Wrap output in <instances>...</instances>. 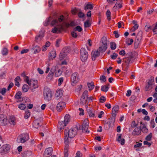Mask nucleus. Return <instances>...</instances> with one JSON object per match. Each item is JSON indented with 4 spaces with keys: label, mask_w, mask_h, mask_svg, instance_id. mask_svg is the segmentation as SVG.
Segmentation results:
<instances>
[{
    "label": "nucleus",
    "mask_w": 157,
    "mask_h": 157,
    "mask_svg": "<svg viewBox=\"0 0 157 157\" xmlns=\"http://www.w3.org/2000/svg\"><path fill=\"white\" fill-rule=\"evenodd\" d=\"M21 75L22 77H23L24 81L26 82L29 79V77L25 75V74L24 72L21 74Z\"/></svg>",
    "instance_id": "obj_40"
},
{
    "label": "nucleus",
    "mask_w": 157,
    "mask_h": 157,
    "mask_svg": "<svg viewBox=\"0 0 157 157\" xmlns=\"http://www.w3.org/2000/svg\"><path fill=\"white\" fill-rule=\"evenodd\" d=\"M33 50L34 51V53H36L39 52L40 50V47L38 46H36L33 48Z\"/></svg>",
    "instance_id": "obj_39"
},
{
    "label": "nucleus",
    "mask_w": 157,
    "mask_h": 157,
    "mask_svg": "<svg viewBox=\"0 0 157 157\" xmlns=\"http://www.w3.org/2000/svg\"><path fill=\"white\" fill-rule=\"evenodd\" d=\"M71 34L72 36L75 38L77 37L78 36V35H77L76 33L75 32V31H74L71 32Z\"/></svg>",
    "instance_id": "obj_62"
},
{
    "label": "nucleus",
    "mask_w": 157,
    "mask_h": 157,
    "mask_svg": "<svg viewBox=\"0 0 157 157\" xmlns=\"http://www.w3.org/2000/svg\"><path fill=\"white\" fill-rule=\"evenodd\" d=\"M30 113L29 110H26L25 114V118H29L30 117Z\"/></svg>",
    "instance_id": "obj_46"
},
{
    "label": "nucleus",
    "mask_w": 157,
    "mask_h": 157,
    "mask_svg": "<svg viewBox=\"0 0 157 157\" xmlns=\"http://www.w3.org/2000/svg\"><path fill=\"white\" fill-rule=\"evenodd\" d=\"M53 149L52 147L47 148L44 151V157H50L52 154Z\"/></svg>",
    "instance_id": "obj_16"
},
{
    "label": "nucleus",
    "mask_w": 157,
    "mask_h": 157,
    "mask_svg": "<svg viewBox=\"0 0 157 157\" xmlns=\"http://www.w3.org/2000/svg\"><path fill=\"white\" fill-rule=\"evenodd\" d=\"M69 147L67 146H66L64 149V156H68V151Z\"/></svg>",
    "instance_id": "obj_50"
},
{
    "label": "nucleus",
    "mask_w": 157,
    "mask_h": 157,
    "mask_svg": "<svg viewBox=\"0 0 157 157\" xmlns=\"http://www.w3.org/2000/svg\"><path fill=\"white\" fill-rule=\"evenodd\" d=\"M22 90L24 92H27L29 90V86L26 84H24L22 87Z\"/></svg>",
    "instance_id": "obj_44"
},
{
    "label": "nucleus",
    "mask_w": 157,
    "mask_h": 157,
    "mask_svg": "<svg viewBox=\"0 0 157 157\" xmlns=\"http://www.w3.org/2000/svg\"><path fill=\"white\" fill-rule=\"evenodd\" d=\"M133 57L131 56L129 57H125L124 59V61L126 63L127 65H128L129 63H132L131 59Z\"/></svg>",
    "instance_id": "obj_29"
},
{
    "label": "nucleus",
    "mask_w": 157,
    "mask_h": 157,
    "mask_svg": "<svg viewBox=\"0 0 157 157\" xmlns=\"http://www.w3.org/2000/svg\"><path fill=\"white\" fill-rule=\"evenodd\" d=\"M110 48L111 49L114 50L116 48V45L114 42H111L110 43Z\"/></svg>",
    "instance_id": "obj_48"
},
{
    "label": "nucleus",
    "mask_w": 157,
    "mask_h": 157,
    "mask_svg": "<svg viewBox=\"0 0 157 157\" xmlns=\"http://www.w3.org/2000/svg\"><path fill=\"white\" fill-rule=\"evenodd\" d=\"M157 22L156 23V24L155 25L154 28L152 29L153 31V32H154L155 34H157Z\"/></svg>",
    "instance_id": "obj_57"
},
{
    "label": "nucleus",
    "mask_w": 157,
    "mask_h": 157,
    "mask_svg": "<svg viewBox=\"0 0 157 157\" xmlns=\"http://www.w3.org/2000/svg\"><path fill=\"white\" fill-rule=\"evenodd\" d=\"M71 82L72 85L75 86L78 82V74L75 72L73 73L71 77Z\"/></svg>",
    "instance_id": "obj_11"
},
{
    "label": "nucleus",
    "mask_w": 157,
    "mask_h": 157,
    "mask_svg": "<svg viewBox=\"0 0 157 157\" xmlns=\"http://www.w3.org/2000/svg\"><path fill=\"white\" fill-rule=\"evenodd\" d=\"M84 27L86 28L89 27L90 26V24L89 22V20H88L84 22Z\"/></svg>",
    "instance_id": "obj_53"
},
{
    "label": "nucleus",
    "mask_w": 157,
    "mask_h": 157,
    "mask_svg": "<svg viewBox=\"0 0 157 157\" xmlns=\"http://www.w3.org/2000/svg\"><path fill=\"white\" fill-rule=\"evenodd\" d=\"M109 87L106 85H104L101 86V90L104 92H107L108 90Z\"/></svg>",
    "instance_id": "obj_45"
},
{
    "label": "nucleus",
    "mask_w": 157,
    "mask_h": 157,
    "mask_svg": "<svg viewBox=\"0 0 157 157\" xmlns=\"http://www.w3.org/2000/svg\"><path fill=\"white\" fill-rule=\"evenodd\" d=\"M32 154V152L31 151H27L23 152L22 154V157H29Z\"/></svg>",
    "instance_id": "obj_32"
},
{
    "label": "nucleus",
    "mask_w": 157,
    "mask_h": 157,
    "mask_svg": "<svg viewBox=\"0 0 157 157\" xmlns=\"http://www.w3.org/2000/svg\"><path fill=\"white\" fill-rule=\"evenodd\" d=\"M88 56V54L86 50L84 48H82L80 50V57L82 62L86 61Z\"/></svg>",
    "instance_id": "obj_7"
},
{
    "label": "nucleus",
    "mask_w": 157,
    "mask_h": 157,
    "mask_svg": "<svg viewBox=\"0 0 157 157\" xmlns=\"http://www.w3.org/2000/svg\"><path fill=\"white\" fill-rule=\"evenodd\" d=\"M87 86L89 88V90L90 91L93 89L94 87V85L93 82H91L90 83L88 82Z\"/></svg>",
    "instance_id": "obj_35"
},
{
    "label": "nucleus",
    "mask_w": 157,
    "mask_h": 157,
    "mask_svg": "<svg viewBox=\"0 0 157 157\" xmlns=\"http://www.w3.org/2000/svg\"><path fill=\"white\" fill-rule=\"evenodd\" d=\"M74 30L75 31H78L79 32H80L82 31V29L79 26H77L74 29Z\"/></svg>",
    "instance_id": "obj_52"
},
{
    "label": "nucleus",
    "mask_w": 157,
    "mask_h": 157,
    "mask_svg": "<svg viewBox=\"0 0 157 157\" xmlns=\"http://www.w3.org/2000/svg\"><path fill=\"white\" fill-rule=\"evenodd\" d=\"M26 104L22 103L18 105V107L22 110H24L26 108Z\"/></svg>",
    "instance_id": "obj_42"
},
{
    "label": "nucleus",
    "mask_w": 157,
    "mask_h": 157,
    "mask_svg": "<svg viewBox=\"0 0 157 157\" xmlns=\"http://www.w3.org/2000/svg\"><path fill=\"white\" fill-rule=\"evenodd\" d=\"M87 111L90 117H95L94 112L92 111L91 109H87Z\"/></svg>",
    "instance_id": "obj_36"
},
{
    "label": "nucleus",
    "mask_w": 157,
    "mask_h": 157,
    "mask_svg": "<svg viewBox=\"0 0 157 157\" xmlns=\"http://www.w3.org/2000/svg\"><path fill=\"white\" fill-rule=\"evenodd\" d=\"M14 81L15 82V85L18 87H19L20 85V84L19 83V82L21 81L20 77L18 76L15 79Z\"/></svg>",
    "instance_id": "obj_34"
},
{
    "label": "nucleus",
    "mask_w": 157,
    "mask_h": 157,
    "mask_svg": "<svg viewBox=\"0 0 157 157\" xmlns=\"http://www.w3.org/2000/svg\"><path fill=\"white\" fill-rule=\"evenodd\" d=\"M41 124V122L39 119H36L33 122V126L36 128H38Z\"/></svg>",
    "instance_id": "obj_27"
},
{
    "label": "nucleus",
    "mask_w": 157,
    "mask_h": 157,
    "mask_svg": "<svg viewBox=\"0 0 157 157\" xmlns=\"http://www.w3.org/2000/svg\"><path fill=\"white\" fill-rule=\"evenodd\" d=\"M106 100L104 96H101L100 98V101L101 102L103 103Z\"/></svg>",
    "instance_id": "obj_61"
},
{
    "label": "nucleus",
    "mask_w": 157,
    "mask_h": 157,
    "mask_svg": "<svg viewBox=\"0 0 157 157\" xmlns=\"http://www.w3.org/2000/svg\"><path fill=\"white\" fill-rule=\"evenodd\" d=\"M7 124L9 123L12 125H14L16 124V121L15 118H7Z\"/></svg>",
    "instance_id": "obj_28"
},
{
    "label": "nucleus",
    "mask_w": 157,
    "mask_h": 157,
    "mask_svg": "<svg viewBox=\"0 0 157 157\" xmlns=\"http://www.w3.org/2000/svg\"><path fill=\"white\" fill-rule=\"evenodd\" d=\"M80 128V125L77 124L69 130L66 129L65 130L64 142L67 145L70 142V139L73 138L76 135V132Z\"/></svg>",
    "instance_id": "obj_1"
},
{
    "label": "nucleus",
    "mask_w": 157,
    "mask_h": 157,
    "mask_svg": "<svg viewBox=\"0 0 157 157\" xmlns=\"http://www.w3.org/2000/svg\"><path fill=\"white\" fill-rule=\"evenodd\" d=\"M142 144V143L136 142V144L134 145V147L135 148L138 149L141 146Z\"/></svg>",
    "instance_id": "obj_43"
},
{
    "label": "nucleus",
    "mask_w": 157,
    "mask_h": 157,
    "mask_svg": "<svg viewBox=\"0 0 157 157\" xmlns=\"http://www.w3.org/2000/svg\"><path fill=\"white\" fill-rule=\"evenodd\" d=\"M106 14L107 17L108 18V20H110L111 19L110 17V15H111V12L109 10H107L106 12Z\"/></svg>",
    "instance_id": "obj_54"
},
{
    "label": "nucleus",
    "mask_w": 157,
    "mask_h": 157,
    "mask_svg": "<svg viewBox=\"0 0 157 157\" xmlns=\"http://www.w3.org/2000/svg\"><path fill=\"white\" fill-rule=\"evenodd\" d=\"M88 96V91L85 90L83 92L81 98L80 103L84 105L86 102Z\"/></svg>",
    "instance_id": "obj_12"
},
{
    "label": "nucleus",
    "mask_w": 157,
    "mask_h": 157,
    "mask_svg": "<svg viewBox=\"0 0 157 157\" xmlns=\"http://www.w3.org/2000/svg\"><path fill=\"white\" fill-rule=\"evenodd\" d=\"M117 56V54L115 53H113L112 55H111V57L113 59H115Z\"/></svg>",
    "instance_id": "obj_59"
},
{
    "label": "nucleus",
    "mask_w": 157,
    "mask_h": 157,
    "mask_svg": "<svg viewBox=\"0 0 157 157\" xmlns=\"http://www.w3.org/2000/svg\"><path fill=\"white\" fill-rule=\"evenodd\" d=\"M68 51L67 49H63L59 55V59L60 60H62L67 56Z\"/></svg>",
    "instance_id": "obj_17"
},
{
    "label": "nucleus",
    "mask_w": 157,
    "mask_h": 157,
    "mask_svg": "<svg viewBox=\"0 0 157 157\" xmlns=\"http://www.w3.org/2000/svg\"><path fill=\"white\" fill-rule=\"evenodd\" d=\"M5 74V72L0 70V79L4 78L6 76Z\"/></svg>",
    "instance_id": "obj_47"
},
{
    "label": "nucleus",
    "mask_w": 157,
    "mask_h": 157,
    "mask_svg": "<svg viewBox=\"0 0 157 157\" xmlns=\"http://www.w3.org/2000/svg\"><path fill=\"white\" fill-rule=\"evenodd\" d=\"M29 139V135L28 134L24 133L20 135L18 137V142L21 143H24Z\"/></svg>",
    "instance_id": "obj_10"
},
{
    "label": "nucleus",
    "mask_w": 157,
    "mask_h": 157,
    "mask_svg": "<svg viewBox=\"0 0 157 157\" xmlns=\"http://www.w3.org/2000/svg\"><path fill=\"white\" fill-rule=\"evenodd\" d=\"M10 145L6 144L3 145L0 148L1 152L3 154L8 152L10 149Z\"/></svg>",
    "instance_id": "obj_13"
},
{
    "label": "nucleus",
    "mask_w": 157,
    "mask_h": 157,
    "mask_svg": "<svg viewBox=\"0 0 157 157\" xmlns=\"http://www.w3.org/2000/svg\"><path fill=\"white\" fill-rule=\"evenodd\" d=\"M119 107L117 105H115L112 108V116L113 117H116V114L118 113Z\"/></svg>",
    "instance_id": "obj_22"
},
{
    "label": "nucleus",
    "mask_w": 157,
    "mask_h": 157,
    "mask_svg": "<svg viewBox=\"0 0 157 157\" xmlns=\"http://www.w3.org/2000/svg\"><path fill=\"white\" fill-rule=\"evenodd\" d=\"M55 71V76L57 77L60 76L62 74V72L60 69H56V68H55L54 72Z\"/></svg>",
    "instance_id": "obj_33"
},
{
    "label": "nucleus",
    "mask_w": 157,
    "mask_h": 157,
    "mask_svg": "<svg viewBox=\"0 0 157 157\" xmlns=\"http://www.w3.org/2000/svg\"><path fill=\"white\" fill-rule=\"evenodd\" d=\"M101 46L99 48V50L102 52H105L107 49L108 41L105 37H103L101 39Z\"/></svg>",
    "instance_id": "obj_6"
},
{
    "label": "nucleus",
    "mask_w": 157,
    "mask_h": 157,
    "mask_svg": "<svg viewBox=\"0 0 157 157\" xmlns=\"http://www.w3.org/2000/svg\"><path fill=\"white\" fill-rule=\"evenodd\" d=\"M133 42V39H128L127 40H126V44L129 45H131L132 43Z\"/></svg>",
    "instance_id": "obj_51"
},
{
    "label": "nucleus",
    "mask_w": 157,
    "mask_h": 157,
    "mask_svg": "<svg viewBox=\"0 0 157 157\" xmlns=\"http://www.w3.org/2000/svg\"><path fill=\"white\" fill-rule=\"evenodd\" d=\"M2 54L3 55H6L8 53V50L6 48H3L2 51Z\"/></svg>",
    "instance_id": "obj_41"
},
{
    "label": "nucleus",
    "mask_w": 157,
    "mask_h": 157,
    "mask_svg": "<svg viewBox=\"0 0 157 157\" xmlns=\"http://www.w3.org/2000/svg\"><path fill=\"white\" fill-rule=\"evenodd\" d=\"M93 6L92 4L88 2L87 3H85L84 5V10H92L93 8Z\"/></svg>",
    "instance_id": "obj_25"
},
{
    "label": "nucleus",
    "mask_w": 157,
    "mask_h": 157,
    "mask_svg": "<svg viewBox=\"0 0 157 157\" xmlns=\"http://www.w3.org/2000/svg\"><path fill=\"white\" fill-rule=\"evenodd\" d=\"M118 135V138L117 139V140L119 142H120L121 144L123 145L124 144L125 140L123 138H121L122 135L121 134H119L117 135Z\"/></svg>",
    "instance_id": "obj_26"
},
{
    "label": "nucleus",
    "mask_w": 157,
    "mask_h": 157,
    "mask_svg": "<svg viewBox=\"0 0 157 157\" xmlns=\"http://www.w3.org/2000/svg\"><path fill=\"white\" fill-rule=\"evenodd\" d=\"M62 70L65 73H67L69 72V70L67 69V68L65 67H62Z\"/></svg>",
    "instance_id": "obj_64"
},
{
    "label": "nucleus",
    "mask_w": 157,
    "mask_h": 157,
    "mask_svg": "<svg viewBox=\"0 0 157 157\" xmlns=\"http://www.w3.org/2000/svg\"><path fill=\"white\" fill-rule=\"evenodd\" d=\"M151 138H152L151 133H150L149 135H148L146 137L145 139L147 140L150 141L151 140Z\"/></svg>",
    "instance_id": "obj_56"
},
{
    "label": "nucleus",
    "mask_w": 157,
    "mask_h": 157,
    "mask_svg": "<svg viewBox=\"0 0 157 157\" xmlns=\"http://www.w3.org/2000/svg\"><path fill=\"white\" fill-rule=\"evenodd\" d=\"M29 86V89L32 91H34V90L38 88V82L37 81L32 79H29L26 82Z\"/></svg>",
    "instance_id": "obj_4"
},
{
    "label": "nucleus",
    "mask_w": 157,
    "mask_h": 157,
    "mask_svg": "<svg viewBox=\"0 0 157 157\" xmlns=\"http://www.w3.org/2000/svg\"><path fill=\"white\" fill-rule=\"evenodd\" d=\"M89 124L88 120L85 119L84 120L81 127V129L82 132L86 134H88L90 132L88 130Z\"/></svg>",
    "instance_id": "obj_8"
},
{
    "label": "nucleus",
    "mask_w": 157,
    "mask_h": 157,
    "mask_svg": "<svg viewBox=\"0 0 157 157\" xmlns=\"http://www.w3.org/2000/svg\"><path fill=\"white\" fill-rule=\"evenodd\" d=\"M139 123L141 124H142V122L141 121L139 122V121L138 120L132 121L131 125L132 127L133 128L136 127L138 125V124Z\"/></svg>",
    "instance_id": "obj_31"
},
{
    "label": "nucleus",
    "mask_w": 157,
    "mask_h": 157,
    "mask_svg": "<svg viewBox=\"0 0 157 157\" xmlns=\"http://www.w3.org/2000/svg\"><path fill=\"white\" fill-rule=\"evenodd\" d=\"M56 56V53L55 50H53L51 51L49 55V59L50 60H52Z\"/></svg>",
    "instance_id": "obj_24"
},
{
    "label": "nucleus",
    "mask_w": 157,
    "mask_h": 157,
    "mask_svg": "<svg viewBox=\"0 0 157 157\" xmlns=\"http://www.w3.org/2000/svg\"><path fill=\"white\" fill-rule=\"evenodd\" d=\"M70 121V118H62V119L59 122L58 126V131L60 132L62 131Z\"/></svg>",
    "instance_id": "obj_3"
},
{
    "label": "nucleus",
    "mask_w": 157,
    "mask_h": 157,
    "mask_svg": "<svg viewBox=\"0 0 157 157\" xmlns=\"http://www.w3.org/2000/svg\"><path fill=\"white\" fill-rule=\"evenodd\" d=\"M78 11L76 8L72 9L71 10V12L73 14L75 15L78 12Z\"/></svg>",
    "instance_id": "obj_58"
},
{
    "label": "nucleus",
    "mask_w": 157,
    "mask_h": 157,
    "mask_svg": "<svg viewBox=\"0 0 157 157\" xmlns=\"http://www.w3.org/2000/svg\"><path fill=\"white\" fill-rule=\"evenodd\" d=\"M142 126L140 127L141 131H142L144 133H147L148 131V129L147 128L144 124H142Z\"/></svg>",
    "instance_id": "obj_37"
},
{
    "label": "nucleus",
    "mask_w": 157,
    "mask_h": 157,
    "mask_svg": "<svg viewBox=\"0 0 157 157\" xmlns=\"http://www.w3.org/2000/svg\"><path fill=\"white\" fill-rule=\"evenodd\" d=\"M65 105L64 102L61 101L59 102L57 104L56 107V109L58 112H60L62 109L64 108Z\"/></svg>",
    "instance_id": "obj_21"
},
{
    "label": "nucleus",
    "mask_w": 157,
    "mask_h": 157,
    "mask_svg": "<svg viewBox=\"0 0 157 157\" xmlns=\"http://www.w3.org/2000/svg\"><path fill=\"white\" fill-rule=\"evenodd\" d=\"M100 52H102L99 51V48L97 50H94L92 51L91 54L92 60H94L96 58L99 56Z\"/></svg>",
    "instance_id": "obj_15"
},
{
    "label": "nucleus",
    "mask_w": 157,
    "mask_h": 157,
    "mask_svg": "<svg viewBox=\"0 0 157 157\" xmlns=\"http://www.w3.org/2000/svg\"><path fill=\"white\" fill-rule=\"evenodd\" d=\"M122 7L121 4L116 3L114 7H116L117 8H121Z\"/></svg>",
    "instance_id": "obj_60"
},
{
    "label": "nucleus",
    "mask_w": 157,
    "mask_h": 157,
    "mask_svg": "<svg viewBox=\"0 0 157 157\" xmlns=\"http://www.w3.org/2000/svg\"><path fill=\"white\" fill-rule=\"evenodd\" d=\"M6 89L5 88H3L2 89L1 91L0 92V93L2 94L3 95H4L6 92Z\"/></svg>",
    "instance_id": "obj_63"
},
{
    "label": "nucleus",
    "mask_w": 157,
    "mask_h": 157,
    "mask_svg": "<svg viewBox=\"0 0 157 157\" xmlns=\"http://www.w3.org/2000/svg\"><path fill=\"white\" fill-rule=\"evenodd\" d=\"M133 23L134 24V25L133 27V28L132 29V31H134L135 30L137 29L139 27L137 23V22L136 21H133Z\"/></svg>",
    "instance_id": "obj_38"
},
{
    "label": "nucleus",
    "mask_w": 157,
    "mask_h": 157,
    "mask_svg": "<svg viewBox=\"0 0 157 157\" xmlns=\"http://www.w3.org/2000/svg\"><path fill=\"white\" fill-rule=\"evenodd\" d=\"M7 118H0V125L5 126L7 124Z\"/></svg>",
    "instance_id": "obj_30"
},
{
    "label": "nucleus",
    "mask_w": 157,
    "mask_h": 157,
    "mask_svg": "<svg viewBox=\"0 0 157 157\" xmlns=\"http://www.w3.org/2000/svg\"><path fill=\"white\" fill-rule=\"evenodd\" d=\"M64 19V17L63 15H61L58 18V20L52 21L51 23L52 25L56 26L52 29V32L54 33H60L63 29V26L61 22H63Z\"/></svg>",
    "instance_id": "obj_2"
},
{
    "label": "nucleus",
    "mask_w": 157,
    "mask_h": 157,
    "mask_svg": "<svg viewBox=\"0 0 157 157\" xmlns=\"http://www.w3.org/2000/svg\"><path fill=\"white\" fill-rule=\"evenodd\" d=\"M141 129L140 128H136L132 132V135L134 136H138L141 134Z\"/></svg>",
    "instance_id": "obj_18"
},
{
    "label": "nucleus",
    "mask_w": 157,
    "mask_h": 157,
    "mask_svg": "<svg viewBox=\"0 0 157 157\" xmlns=\"http://www.w3.org/2000/svg\"><path fill=\"white\" fill-rule=\"evenodd\" d=\"M142 32L141 31L139 32L137 34L136 39L135 40V44L136 45H138L142 38Z\"/></svg>",
    "instance_id": "obj_20"
},
{
    "label": "nucleus",
    "mask_w": 157,
    "mask_h": 157,
    "mask_svg": "<svg viewBox=\"0 0 157 157\" xmlns=\"http://www.w3.org/2000/svg\"><path fill=\"white\" fill-rule=\"evenodd\" d=\"M44 37V35L43 33H40L38 35H36L35 37V41L36 43H40Z\"/></svg>",
    "instance_id": "obj_19"
},
{
    "label": "nucleus",
    "mask_w": 157,
    "mask_h": 157,
    "mask_svg": "<svg viewBox=\"0 0 157 157\" xmlns=\"http://www.w3.org/2000/svg\"><path fill=\"white\" fill-rule=\"evenodd\" d=\"M44 96L45 100L49 101L52 98V92L50 89L48 87H45L44 90Z\"/></svg>",
    "instance_id": "obj_5"
},
{
    "label": "nucleus",
    "mask_w": 157,
    "mask_h": 157,
    "mask_svg": "<svg viewBox=\"0 0 157 157\" xmlns=\"http://www.w3.org/2000/svg\"><path fill=\"white\" fill-rule=\"evenodd\" d=\"M21 93L20 92H18L17 93L15 96V98L17 99H21Z\"/></svg>",
    "instance_id": "obj_49"
},
{
    "label": "nucleus",
    "mask_w": 157,
    "mask_h": 157,
    "mask_svg": "<svg viewBox=\"0 0 157 157\" xmlns=\"http://www.w3.org/2000/svg\"><path fill=\"white\" fill-rule=\"evenodd\" d=\"M56 68V67L55 66H53L51 69L50 71L46 77L47 81V82H49L52 79Z\"/></svg>",
    "instance_id": "obj_14"
},
{
    "label": "nucleus",
    "mask_w": 157,
    "mask_h": 157,
    "mask_svg": "<svg viewBox=\"0 0 157 157\" xmlns=\"http://www.w3.org/2000/svg\"><path fill=\"white\" fill-rule=\"evenodd\" d=\"M154 79L153 77H151L148 79L147 83L145 87V90L148 91L151 90L153 88V85L154 83Z\"/></svg>",
    "instance_id": "obj_9"
},
{
    "label": "nucleus",
    "mask_w": 157,
    "mask_h": 157,
    "mask_svg": "<svg viewBox=\"0 0 157 157\" xmlns=\"http://www.w3.org/2000/svg\"><path fill=\"white\" fill-rule=\"evenodd\" d=\"M63 91L62 89H57L55 94V96L57 99H59L62 96Z\"/></svg>",
    "instance_id": "obj_23"
},
{
    "label": "nucleus",
    "mask_w": 157,
    "mask_h": 157,
    "mask_svg": "<svg viewBox=\"0 0 157 157\" xmlns=\"http://www.w3.org/2000/svg\"><path fill=\"white\" fill-rule=\"evenodd\" d=\"M100 79L102 82H105L106 80L105 76L104 75L101 76L100 77Z\"/></svg>",
    "instance_id": "obj_55"
}]
</instances>
